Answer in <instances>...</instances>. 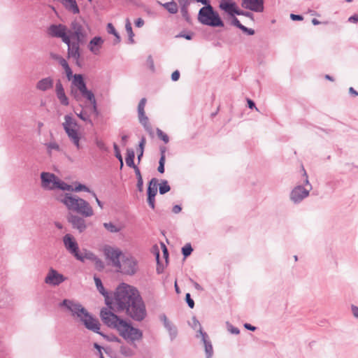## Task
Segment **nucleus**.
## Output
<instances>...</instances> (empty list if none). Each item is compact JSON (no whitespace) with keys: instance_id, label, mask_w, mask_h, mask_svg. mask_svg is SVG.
<instances>
[{"instance_id":"1a4fd4ad","label":"nucleus","mask_w":358,"mask_h":358,"mask_svg":"<svg viewBox=\"0 0 358 358\" xmlns=\"http://www.w3.org/2000/svg\"><path fill=\"white\" fill-rule=\"evenodd\" d=\"M72 85L73 87H76L78 90L82 94L83 96H85L87 100H89L95 107L96 105V99L94 94L87 89L86 85L84 82L83 78L80 74H75L72 75Z\"/></svg>"},{"instance_id":"ea45409f","label":"nucleus","mask_w":358,"mask_h":358,"mask_svg":"<svg viewBox=\"0 0 358 358\" xmlns=\"http://www.w3.org/2000/svg\"><path fill=\"white\" fill-rule=\"evenodd\" d=\"M165 160L163 156H161L159 162V166H158V171L161 173H163L164 172V164Z\"/></svg>"},{"instance_id":"f03ea898","label":"nucleus","mask_w":358,"mask_h":358,"mask_svg":"<svg viewBox=\"0 0 358 358\" xmlns=\"http://www.w3.org/2000/svg\"><path fill=\"white\" fill-rule=\"evenodd\" d=\"M48 34L60 38L68 45V56L78 60L80 57V43L85 38V33L82 24L75 20L68 29L63 24H53L48 29Z\"/></svg>"},{"instance_id":"6e6d98bb","label":"nucleus","mask_w":358,"mask_h":358,"mask_svg":"<svg viewBox=\"0 0 358 358\" xmlns=\"http://www.w3.org/2000/svg\"><path fill=\"white\" fill-rule=\"evenodd\" d=\"M352 313H353V315L358 318V307L355 306H352Z\"/></svg>"},{"instance_id":"09e8293b","label":"nucleus","mask_w":358,"mask_h":358,"mask_svg":"<svg viewBox=\"0 0 358 358\" xmlns=\"http://www.w3.org/2000/svg\"><path fill=\"white\" fill-rule=\"evenodd\" d=\"M162 248L163 250L164 257L165 258L166 262H167L168 256H169L167 248L164 243H162Z\"/></svg>"},{"instance_id":"bb28decb","label":"nucleus","mask_w":358,"mask_h":358,"mask_svg":"<svg viewBox=\"0 0 358 358\" xmlns=\"http://www.w3.org/2000/svg\"><path fill=\"white\" fill-rule=\"evenodd\" d=\"M107 30H108V33L113 34L115 36V41L114 43H118L120 41V36L118 34V33L116 31L115 27H113V25L111 23L108 24Z\"/></svg>"},{"instance_id":"7c9ffc66","label":"nucleus","mask_w":358,"mask_h":358,"mask_svg":"<svg viewBox=\"0 0 358 358\" xmlns=\"http://www.w3.org/2000/svg\"><path fill=\"white\" fill-rule=\"evenodd\" d=\"M94 347L98 350L100 358H113L108 352L104 350V353L101 351V347L97 343L94 344Z\"/></svg>"},{"instance_id":"e433bc0d","label":"nucleus","mask_w":358,"mask_h":358,"mask_svg":"<svg viewBox=\"0 0 358 358\" xmlns=\"http://www.w3.org/2000/svg\"><path fill=\"white\" fill-rule=\"evenodd\" d=\"M70 191H74V192H80V191H85L87 192H91L88 187H87L85 185L79 184L78 186H76L74 189L72 187V189Z\"/></svg>"},{"instance_id":"680f3d73","label":"nucleus","mask_w":358,"mask_h":358,"mask_svg":"<svg viewBox=\"0 0 358 358\" xmlns=\"http://www.w3.org/2000/svg\"><path fill=\"white\" fill-rule=\"evenodd\" d=\"M349 21L350 22H358V15H353V16H351L350 18H349Z\"/></svg>"},{"instance_id":"7ed1b4c3","label":"nucleus","mask_w":358,"mask_h":358,"mask_svg":"<svg viewBox=\"0 0 358 358\" xmlns=\"http://www.w3.org/2000/svg\"><path fill=\"white\" fill-rule=\"evenodd\" d=\"M102 252L106 260L116 272L134 275L138 271V262L131 254H125L120 248L108 245L103 247Z\"/></svg>"},{"instance_id":"774afa93","label":"nucleus","mask_w":358,"mask_h":358,"mask_svg":"<svg viewBox=\"0 0 358 358\" xmlns=\"http://www.w3.org/2000/svg\"><path fill=\"white\" fill-rule=\"evenodd\" d=\"M349 91L352 94L355 96H358V92L356 90H355L353 87H350Z\"/></svg>"},{"instance_id":"a18cd8bd","label":"nucleus","mask_w":358,"mask_h":358,"mask_svg":"<svg viewBox=\"0 0 358 358\" xmlns=\"http://www.w3.org/2000/svg\"><path fill=\"white\" fill-rule=\"evenodd\" d=\"M78 116L83 121L85 122H89L90 124H92V121L90 119L89 116L87 115L86 114H84L83 113H80V114H78Z\"/></svg>"},{"instance_id":"0e129e2a","label":"nucleus","mask_w":358,"mask_h":358,"mask_svg":"<svg viewBox=\"0 0 358 358\" xmlns=\"http://www.w3.org/2000/svg\"><path fill=\"white\" fill-rule=\"evenodd\" d=\"M230 331L232 333V334H239V330L237 329V328H235V327H231V329H229Z\"/></svg>"},{"instance_id":"393cba45","label":"nucleus","mask_w":358,"mask_h":358,"mask_svg":"<svg viewBox=\"0 0 358 358\" xmlns=\"http://www.w3.org/2000/svg\"><path fill=\"white\" fill-rule=\"evenodd\" d=\"M134 157L135 154L133 150H127V157L125 158L126 164L129 167H134Z\"/></svg>"},{"instance_id":"f3484780","label":"nucleus","mask_w":358,"mask_h":358,"mask_svg":"<svg viewBox=\"0 0 358 358\" xmlns=\"http://www.w3.org/2000/svg\"><path fill=\"white\" fill-rule=\"evenodd\" d=\"M55 90H56L57 96L58 99L59 100L60 103L64 106H68L69 105V99L65 94L64 87L60 81H58L56 83Z\"/></svg>"},{"instance_id":"c9c22d12","label":"nucleus","mask_w":358,"mask_h":358,"mask_svg":"<svg viewBox=\"0 0 358 358\" xmlns=\"http://www.w3.org/2000/svg\"><path fill=\"white\" fill-rule=\"evenodd\" d=\"M232 24L240 28L241 30H243V31H248V28L245 27V26L242 25L240 22V21L236 18V17H234L233 18V20H232Z\"/></svg>"},{"instance_id":"ddd939ff","label":"nucleus","mask_w":358,"mask_h":358,"mask_svg":"<svg viewBox=\"0 0 358 358\" xmlns=\"http://www.w3.org/2000/svg\"><path fill=\"white\" fill-rule=\"evenodd\" d=\"M242 6L255 12H262L264 0H242Z\"/></svg>"},{"instance_id":"49530a36","label":"nucleus","mask_w":358,"mask_h":358,"mask_svg":"<svg viewBox=\"0 0 358 358\" xmlns=\"http://www.w3.org/2000/svg\"><path fill=\"white\" fill-rule=\"evenodd\" d=\"M180 78V73L178 71H175L172 73L171 74V79L173 80V81H177Z\"/></svg>"},{"instance_id":"e2e57ef3","label":"nucleus","mask_w":358,"mask_h":358,"mask_svg":"<svg viewBox=\"0 0 358 358\" xmlns=\"http://www.w3.org/2000/svg\"><path fill=\"white\" fill-rule=\"evenodd\" d=\"M48 148L50 149L58 150L59 149V145L57 144H56V143H50L48 145Z\"/></svg>"},{"instance_id":"423d86ee","label":"nucleus","mask_w":358,"mask_h":358,"mask_svg":"<svg viewBox=\"0 0 358 358\" xmlns=\"http://www.w3.org/2000/svg\"><path fill=\"white\" fill-rule=\"evenodd\" d=\"M59 201L63 203L69 210L75 211L83 217H89L94 215V211L91 205L87 201L77 196L66 194L59 199Z\"/></svg>"},{"instance_id":"0eeeda50","label":"nucleus","mask_w":358,"mask_h":358,"mask_svg":"<svg viewBox=\"0 0 358 358\" xmlns=\"http://www.w3.org/2000/svg\"><path fill=\"white\" fill-rule=\"evenodd\" d=\"M198 19L203 24L212 27H222L223 23L218 14L213 10L211 6L208 5L201 8L199 13Z\"/></svg>"},{"instance_id":"39448f33","label":"nucleus","mask_w":358,"mask_h":358,"mask_svg":"<svg viewBox=\"0 0 358 358\" xmlns=\"http://www.w3.org/2000/svg\"><path fill=\"white\" fill-rule=\"evenodd\" d=\"M62 305L65 306L73 317L76 316L80 318L87 329L100 334L99 331L100 329L99 321L90 315L81 305L67 299L64 300Z\"/></svg>"},{"instance_id":"f8f14e48","label":"nucleus","mask_w":358,"mask_h":358,"mask_svg":"<svg viewBox=\"0 0 358 358\" xmlns=\"http://www.w3.org/2000/svg\"><path fill=\"white\" fill-rule=\"evenodd\" d=\"M220 8L227 13L231 16H234V15H243V12L241 11L236 4V3L232 1H224L220 4Z\"/></svg>"},{"instance_id":"a878e982","label":"nucleus","mask_w":358,"mask_h":358,"mask_svg":"<svg viewBox=\"0 0 358 358\" xmlns=\"http://www.w3.org/2000/svg\"><path fill=\"white\" fill-rule=\"evenodd\" d=\"M103 227L107 231L111 233H117L120 231L122 229V227L120 226L116 225L112 222L103 223Z\"/></svg>"},{"instance_id":"4be33fe9","label":"nucleus","mask_w":358,"mask_h":358,"mask_svg":"<svg viewBox=\"0 0 358 358\" xmlns=\"http://www.w3.org/2000/svg\"><path fill=\"white\" fill-rule=\"evenodd\" d=\"M53 86V80L51 78H45L39 80L36 84V88L41 91H45Z\"/></svg>"},{"instance_id":"9b49d317","label":"nucleus","mask_w":358,"mask_h":358,"mask_svg":"<svg viewBox=\"0 0 358 358\" xmlns=\"http://www.w3.org/2000/svg\"><path fill=\"white\" fill-rule=\"evenodd\" d=\"M67 220L71 224L73 228L77 229L80 233L83 232L87 227L86 220L80 216L69 215Z\"/></svg>"},{"instance_id":"4468645a","label":"nucleus","mask_w":358,"mask_h":358,"mask_svg":"<svg viewBox=\"0 0 358 358\" xmlns=\"http://www.w3.org/2000/svg\"><path fill=\"white\" fill-rule=\"evenodd\" d=\"M64 244L65 248L72 254L74 257H76V254L79 252L78 245L75 240L71 234H66L63 238Z\"/></svg>"},{"instance_id":"58836bf2","label":"nucleus","mask_w":358,"mask_h":358,"mask_svg":"<svg viewBox=\"0 0 358 358\" xmlns=\"http://www.w3.org/2000/svg\"><path fill=\"white\" fill-rule=\"evenodd\" d=\"M146 104V99L143 98L138 106V113H143L145 112V106Z\"/></svg>"},{"instance_id":"4d7b16f0","label":"nucleus","mask_w":358,"mask_h":358,"mask_svg":"<svg viewBox=\"0 0 358 358\" xmlns=\"http://www.w3.org/2000/svg\"><path fill=\"white\" fill-rule=\"evenodd\" d=\"M145 143H146L145 138L144 137H143L141 138V141L140 143H139V147H140L141 150L143 151Z\"/></svg>"},{"instance_id":"338daca9","label":"nucleus","mask_w":358,"mask_h":358,"mask_svg":"<svg viewBox=\"0 0 358 358\" xmlns=\"http://www.w3.org/2000/svg\"><path fill=\"white\" fill-rule=\"evenodd\" d=\"M245 327L246 329H250V330H252V331H254V330H255V329H256L255 327L252 326V325H251V324H245Z\"/></svg>"},{"instance_id":"79ce46f5","label":"nucleus","mask_w":358,"mask_h":358,"mask_svg":"<svg viewBox=\"0 0 358 358\" xmlns=\"http://www.w3.org/2000/svg\"><path fill=\"white\" fill-rule=\"evenodd\" d=\"M95 143H96V146L100 150H106V146L104 142L102 140L96 138L95 140Z\"/></svg>"},{"instance_id":"2f4dec72","label":"nucleus","mask_w":358,"mask_h":358,"mask_svg":"<svg viewBox=\"0 0 358 358\" xmlns=\"http://www.w3.org/2000/svg\"><path fill=\"white\" fill-rule=\"evenodd\" d=\"M140 122L144 127V128L145 129V130L147 131H148L150 134H152V128L149 122L148 117H147L145 120H141Z\"/></svg>"},{"instance_id":"72a5a7b5","label":"nucleus","mask_w":358,"mask_h":358,"mask_svg":"<svg viewBox=\"0 0 358 358\" xmlns=\"http://www.w3.org/2000/svg\"><path fill=\"white\" fill-rule=\"evenodd\" d=\"M192 248L189 243L186 244L182 248V252L185 257H188L190 255V254L192 252Z\"/></svg>"},{"instance_id":"c756f323","label":"nucleus","mask_w":358,"mask_h":358,"mask_svg":"<svg viewBox=\"0 0 358 358\" xmlns=\"http://www.w3.org/2000/svg\"><path fill=\"white\" fill-rule=\"evenodd\" d=\"M170 186L166 180H163L159 185V193L164 194L170 191Z\"/></svg>"},{"instance_id":"20e7f679","label":"nucleus","mask_w":358,"mask_h":358,"mask_svg":"<svg viewBox=\"0 0 358 358\" xmlns=\"http://www.w3.org/2000/svg\"><path fill=\"white\" fill-rule=\"evenodd\" d=\"M100 315L105 324L116 329L120 336L127 342L134 343L142 339L143 333L140 329L134 327L129 322L120 318L110 310L103 308Z\"/></svg>"},{"instance_id":"cd10ccee","label":"nucleus","mask_w":358,"mask_h":358,"mask_svg":"<svg viewBox=\"0 0 358 358\" xmlns=\"http://www.w3.org/2000/svg\"><path fill=\"white\" fill-rule=\"evenodd\" d=\"M125 29H126L127 32L129 34L130 42L133 43L134 42L133 38L134 36V34L132 31L131 24L129 19H127L126 21Z\"/></svg>"},{"instance_id":"a19ab883","label":"nucleus","mask_w":358,"mask_h":358,"mask_svg":"<svg viewBox=\"0 0 358 358\" xmlns=\"http://www.w3.org/2000/svg\"><path fill=\"white\" fill-rule=\"evenodd\" d=\"M114 149H115V156L120 160V167L122 168V166H123L122 157V155H121L120 152L119 150V148H118V147H117V145L116 144H114Z\"/></svg>"},{"instance_id":"a211bd4d","label":"nucleus","mask_w":358,"mask_h":358,"mask_svg":"<svg viewBox=\"0 0 358 358\" xmlns=\"http://www.w3.org/2000/svg\"><path fill=\"white\" fill-rule=\"evenodd\" d=\"M51 56L54 59H56L64 68L66 74V77L70 80L72 78V71L69 67L67 62L63 57L59 55L52 54Z\"/></svg>"},{"instance_id":"c85d7f7f","label":"nucleus","mask_w":358,"mask_h":358,"mask_svg":"<svg viewBox=\"0 0 358 358\" xmlns=\"http://www.w3.org/2000/svg\"><path fill=\"white\" fill-rule=\"evenodd\" d=\"M120 352L122 355L127 356V357H131L134 355V350L127 346H122L120 348Z\"/></svg>"},{"instance_id":"9d476101","label":"nucleus","mask_w":358,"mask_h":358,"mask_svg":"<svg viewBox=\"0 0 358 358\" xmlns=\"http://www.w3.org/2000/svg\"><path fill=\"white\" fill-rule=\"evenodd\" d=\"M66 280L65 277L53 268H50L45 278V282L48 285H59Z\"/></svg>"},{"instance_id":"de8ad7c7","label":"nucleus","mask_w":358,"mask_h":358,"mask_svg":"<svg viewBox=\"0 0 358 358\" xmlns=\"http://www.w3.org/2000/svg\"><path fill=\"white\" fill-rule=\"evenodd\" d=\"M181 13H182L183 17H185L187 20H188L187 8L185 5L182 6Z\"/></svg>"},{"instance_id":"5701e85b","label":"nucleus","mask_w":358,"mask_h":358,"mask_svg":"<svg viewBox=\"0 0 358 358\" xmlns=\"http://www.w3.org/2000/svg\"><path fill=\"white\" fill-rule=\"evenodd\" d=\"M158 180L152 178L149 183L148 188V195L156 196L157 193Z\"/></svg>"},{"instance_id":"f704fd0d","label":"nucleus","mask_w":358,"mask_h":358,"mask_svg":"<svg viewBox=\"0 0 358 358\" xmlns=\"http://www.w3.org/2000/svg\"><path fill=\"white\" fill-rule=\"evenodd\" d=\"M94 282L99 292L103 295H105V290L101 280L99 278L94 277Z\"/></svg>"},{"instance_id":"6e6552de","label":"nucleus","mask_w":358,"mask_h":358,"mask_svg":"<svg viewBox=\"0 0 358 358\" xmlns=\"http://www.w3.org/2000/svg\"><path fill=\"white\" fill-rule=\"evenodd\" d=\"M42 187L48 189H60L62 190H71L72 187L62 181L55 174L43 172L41 175Z\"/></svg>"},{"instance_id":"412c9836","label":"nucleus","mask_w":358,"mask_h":358,"mask_svg":"<svg viewBox=\"0 0 358 358\" xmlns=\"http://www.w3.org/2000/svg\"><path fill=\"white\" fill-rule=\"evenodd\" d=\"M66 133L67 134L69 138L71 139V142L76 145L77 149H80V133L79 131V129L66 131Z\"/></svg>"},{"instance_id":"4c0bfd02","label":"nucleus","mask_w":358,"mask_h":358,"mask_svg":"<svg viewBox=\"0 0 358 358\" xmlns=\"http://www.w3.org/2000/svg\"><path fill=\"white\" fill-rule=\"evenodd\" d=\"M92 262L94 263L95 266L97 269L101 270L104 268L103 262L96 256V259H94Z\"/></svg>"},{"instance_id":"dca6fc26","label":"nucleus","mask_w":358,"mask_h":358,"mask_svg":"<svg viewBox=\"0 0 358 358\" xmlns=\"http://www.w3.org/2000/svg\"><path fill=\"white\" fill-rule=\"evenodd\" d=\"M103 44V40L99 36H96L90 41L88 48L93 54L99 55Z\"/></svg>"},{"instance_id":"f257e3e1","label":"nucleus","mask_w":358,"mask_h":358,"mask_svg":"<svg viewBox=\"0 0 358 358\" xmlns=\"http://www.w3.org/2000/svg\"><path fill=\"white\" fill-rule=\"evenodd\" d=\"M107 305L117 311H124L135 320L141 321L146 315V310L139 291L134 286L121 283L116 288L113 298L109 301L106 298Z\"/></svg>"},{"instance_id":"c03bdc74","label":"nucleus","mask_w":358,"mask_h":358,"mask_svg":"<svg viewBox=\"0 0 358 358\" xmlns=\"http://www.w3.org/2000/svg\"><path fill=\"white\" fill-rule=\"evenodd\" d=\"M155 196L148 195V204L152 209L155 208Z\"/></svg>"},{"instance_id":"69168bd1","label":"nucleus","mask_w":358,"mask_h":358,"mask_svg":"<svg viewBox=\"0 0 358 358\" xmlns=\"http://www.w3.org/2000/svg\"><path fill=\"white\" fill-rule=\"evenodd\" d=\"M71 94L74 96L76 99H79L78 96L77 94V92L75 91L73 87L71 88Z\"/></svg>"},{"instance_id":"bf43d9fd","label":"nucleus","mask_w":358,"mask_h":358,"mask_svg":"<svg viewBox=\"0 0 358 358\" xmlns=\"http://www.w3.org/2000/svg\"><path fill=\"white\" fill-rule=\"evenodd\" d=\"M148 117L145 115V112H143V113H138V119H139V122H141V120H145Z\"/></svg>"},{"instance_id":"864d4df0","label":"nucleus","mask_w":358,"mask_h":358,"mask_svg":"<svg viewBox=\"0 0 358 358\" xmlns=\"http://www.w3.org/2000/svg\"><path fill=\"white\" fill-rule=\"evenodd\" d=\"M93 196L95 198L96 202L97 205L101 208H103V203L102 202L97 198L96 194L94 192H92Z\"/></svg>"},{"instance_id":"3c124183","label":"nucleus","mask_w":358,"mask_h":358,"mask_svg":"<svg viewBox=\"0 0 358 358\" xmlns=\"http://www.w3.org/2000/svg\"><path fill=\"white\" fill-rule=\"evenodd\" d=\"M290 17L292 20H302L303 17L299 15L291 14Z\"/></svg>"},{"instance_id":"13d9d810","label":"nucleus","mask_w":358,"mask_h":358,"mask_svg":"<svg viewBox=\"0 0 358 358\" xmlns=\"http://www.w3.org/2000/svg\"><path fill=\"white\" fill-rule=\"evenodd\" d=\"M134 171H135V173H136V175L137 176V178H142V176H141V172H140V170L135 165L134 167H133Z\"/></svg>"},{"instance_id":"2eb2a0df","label":"nucleus","mask_w":358,"mask_h":358,"mask_svg":"<svg viewBox=\"0 0 358 358\" xmlns=\"http://www.w3.org/2000/svg\"><path fill=\"white\" fill-rule=\"evenodd\" d=\"M309 191L306 190L301 186L296 187L291 193V199L294 202L301 201L302 199L308 196Z\"/></svg>"},{"instance_id":"5fc2aeb1","label":"nucleus","mask_w":358,"mask_h":358,"mask_svg":"<svg viewBox=\"0 0 358 358\" xmlns=\"http://www.w3.org/2000/svg\"><path fill=\"white\" fill-rule=\"evenodd\" d=\"M143 178H138V182H137V187H138L139 191H141V192L143 190Z\"/></svg>"},{"instance_id":"603ef678","label":"nucleus","mask_w":358,"mask_h":358,"mask_svg":"<svg viewBox=\"0 0 358 358\" xmlns=\"http://www.w3.org/2000/svg\"><path fill=\"white\" fill-rule=\"evenodd\" d=\"M206 351L208 354V358H209L211 356V354L213 352V348L211 345H206Z\"/></svg>"},{"instance_id":"aec40b11","label":"nucleus","mask_w":358,"mask_h":358,"mask_svg":"<svg viewBox=\"0 0 358 358\" xmlns=\"http://www.w3.org/2000/svg\"><path fill=\"white\" fill-rule=\"evenodd\" d=\"M62 125L66 132L79 129L77 122L70 115L64 117V122Z\"/></svg>"},{"instance_id":"b1692460","label":"nucleus","mask_w":358,"mask_h":358,"mask_svg":"<svg viewBox=\"0 0 358 358\" xmlns=\"http://www.w3.org/2000/svg\"><path fill=\"white\" fill-rule=\"evenodd\" d=\"M161 5L171 14H176L178 11V6L175 1L161 3Z\"/></svg>"},{"instance_id":"37998d69","label":"nucleus","mask_w":358,"mask_h":358,"mask_svg":"<svg viewBox=\"0 0 358 358\" xmlns=\"http://www.w3.org/2000/svg\"><path fill=\"white\" fill-rule=\"evenodd\" d=\"M185 299L189 308H193L194 306V302L193 299H191L190 294L189 293L186 294Z\"/></svg>"},{"instance_id":"473e14b6","label":"nucleus","mask_w":358,"mask_h":358,"mask_svg":"<svg viewBox=\"0 0 358 358\" xmlns=\"http://www.w3.org/2000/svg\"><path fill=\"white\" fill-rule=\"evenodd\" d=\"M157 134L158 137L163 141L165 143H167L169 141V138L166 134L162 131L161 129H157Z\"/></svg>"},{"instance_id":"052dcab7","label":"nucleus","mask_w":358,"mask_h":358,"mask_svg":"<svg viewBox=\"0 0 358 358\" xmlns=\"http://www.w3.org/2000/svg\"><path fill=\"white\" fill-rule=\"evenodd\" d=\"M182 208L180 206H178V205H176L175 206H173V212L174 213H178L181 211Z\"/></svg>"},{"instance_id":"6ab92c4d","label":"nucleus","mask_w":358,"mask_h":358,"mask_svg":"<svg viewBox=\"0 0 358 358\" xmlns=\"http://www.w3.org/2000/svg\"><path fill=\"white\" fill-rule=\"evenodd\" d=\"M75 257L81 262H85V260H90L92 262L94 259H96V255L87 250H83L82 251H79L77 254H76Z\"/></svg>"},{"instance_id":"8fccbe9b","label":"nucleus","mask_w":358,"mask_h":358,"mask_svg":"<svg viewBox=\"0 0 358 358\" xmlns=\"http://www.w3.org/2000/svg\"><path fill=\"white\" fill-rule=\"evenodd\" d=\"M144 24V20L142 19V18H138L136 21H135V25L137 27H143Z\"/></svg>"}]
</instances>
